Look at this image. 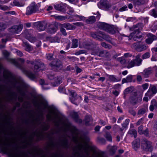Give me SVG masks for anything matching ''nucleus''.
I'll return each mask as SVG.
<instances>
[{"mask_svg": "<svg viewBox=\"0 0 157 157\" xmlns=\"http://www.w3.org/2000/svg\"><path fill=\"white\" fill-rule=\"evenodd\" d=\"M0 81L10 83L13 87L17 89L21 96H25V92L21 88V83L20 80L9 71H4L3 74V78H0Z\"/></svg>", "mask_w": 157, "mask_h": 157, "instance_id": "obj_1", "label": "nucleus"}, {"mask_svg": "<svg viewBox=\"0 0 157 157\" xmlns=\"http://www.w3.org/2000/svg\"><path fill=\"white\" fill-rule=\"evenodd\" d=\"M140 55H138L135 59L131 61L127 60L126 62V67L128 68H132L135 66H139L141 64L142 60L140 58Z\"/></svg>", "mask_w": 157, "mask_h": 157, "instance_id": "obj_2", "label": "nucleus"}, {"mask_svg": "<svg viewBox=\"0 0 157 157\" xmlns=\"http://www.w3.org/2000/svg\"><path fill=\"white\" fill-rule=\"evenodd\" d=\"M40 6V3L36 4L34 2H33L27 7L26 14L28 15L38 12Z\"/></svg>", "mask_w": 157, "mask_h": 157, "instance_id": "obj_3", "label": "nucleus"}, {"mask_svg": "<svg viewBox=\"0 0 157 157\" xmlns=\"http://www.w3.org/2000/svg\"><path fill=\"white\" fill-rule=\"evenodd\" d=\"M132 48L139 52L146 50L148 48L147 44L143 42H136L132 44Z\"/></svg>", "mask_w": 157, "mask_h": 157, "instance_id": "obj_4", "label": "nucleus"}, {"mask_svg": "<svg viewBox=\"0 0 157 157\" xmlns=\"http://www.w3.org/2000/svg\"><path fill=\"white\" fill-rule=\"evenodd\" d=\"M70 93L72 96L70 98L71 102L76 105H78L81 101L82 100L81 96L78 95L76 92L73 91H70Z\"/></svg>", "mask_w": 157, "mask_h": 157, "instance_id": "obj_5", "label": "nucleus"}, {"mask_svg": "<svg viewBox=\"0 0 157 157\" xmlns=\"http://www.w3.org/2000/svg\"><path fill=\"white\" fill-rule=\"evenodd\" d=\"M2 53L4 56L5 58L9 62L14 64L15 66H19V65L14 59H11L9 58V56L10 53L6 50L2 51Z\"/></svg>", "mask_w": 157, "mask_h": 157, "instance_id": "obj_6", "label": "nucleus"}, {"mask_svg": "<svg viewBox=\"0 0 157 157\" xmlns=\"http://www.w3.org/2000/svg\"><path fill=\"white\" fill-rule=\"evenodd\" d=\"M50 66L53 69L60 70L62 68L63 65L61 61L58 59H56L50 63Z\"/></svg>", "mask_w": 157, "mask_h": 157, "instance_id": "obj_7", "label": "nucleus"}, {"mask_svg": "<svg viewBox=\"0 0 157 157\" xmlns=\"http://www.w3.org/2000/svg\"><path fill=\"white\" fill-rule=\"evenodd\" d=\"M48 23V22L45 21L38 22L35 23L34 26L38 30L43 31L47 27Z\"/></svg>", "mask_w": 157, "mask_h": 157, "instance_id": "obj_8", "label": "nucleus"}, {"mask_svg": "<svg viewBox=\"0 0 157 157\" xmlns=\"http://www.w3.org/2000/svg\"><path fill=\"white\" fill-rule=\"evenodd\" d=\"M95 52H92L91 54L93 55H96L100 57H109V53L106 51H100L99 48L95 49Z\"/></svg>", "mask_w": 157, "mask_h": 157, "instance_id": "obj_9", "label": "nucleus"}, {"mask_svg": "<svg viewBox=\"0 0 157 157\" xmlns=\"http://www.w3.org/2000/svg\"><path fill=\"white\" fill-rule=\"evenodd\" d=\"M151 147V143L146 139H143L141 142V147L144 150L147 151Z\"/></svg>", "mask_w": 157, "mask_h": 157, "instance_id": "obj_10", "label": "nucleus"}, {"mask_svg": "<svg viewBox=\"0 0 157 157\" xmlns=\"http://www.w3.org/2000/svg\"><path fill=\"white\" fill-rule=\"evenodd\" d=\"M33 103L34 106L40 110L41 109V105L43 106L44 109L46 108L48 105L47 102L44 101H41L40 103L37 100H33Z\"/></svg>", "mask_w": 157, "mask_h": 157, "instance_id": "obj_11", "label": "nucleus"}, {"mask_svg": "<svg viewBox=\"0 0 157 157\" xmlns=\"http://www.w3.org/2000/svg\"><path fill=\"white\" fill-rule=\"evenodd\" d=\"M132 38L134 41H139L140 40H142L143 39V36L142 35L140 34L139 32H133L130 34V35L129 36V40L130 39V37Z\"/></svg>", "mask_w": 157, "mask_h": 157, "instance_id": "obj_12", "label": "nucleus"}, {"mask_svg": "<svg viewBox=\"0 0 157 157\" xmlns=\"http://www.w3.org/2000/svg\"><path fill=\"white\" fill-rule=\"evenodd\" d=\"M35 64L33 70L35 72L37 71L39 69L42 70L44 68V63H42L40 60H35Z\"/></svg>", "mask_w": 157, "mask_h": 157, "instance_id": "obj_13", "label": "nucleus"}, {"mask_svg": "<svg viewBox=\"0 0 157 157\" xmlns=\"http://www.w3.org/2000/svg\"><path fill=\"white\" fill-rule=\"evenodd\" d=\"M47 32L50 33H53L56 32L57 28L53 22H48L47 27Z\"/></svg>", "mask_w": 157, "mask_h": 157, "instance_id": "obj_14", "label": "nucleus"}, {"mask_svg": "<svg viewBox=\"0 0 157 157\" xmlns=\"http://www.w3.org/2000/svg\"><path fill=\"white\" fill-rule=\"evenodd\" d=\"M67 6V5L65 3H61L54 5V7L56 10L65 13L66 11Z\"/></svg>", "mask_w": 157, "mask_h": 157, "instance_id": "obj_15", "label": "nucleus"}, {"mask_svg": "<svg viewBox=\"0 0 157 157\" xmlns=\"http://www.w3.org/2000/svg\"><path fill=\"white\" fill-rule=\"evenodd\" d=\"M23 27L22 25H14L9 29V31L13 33H17L21 31Z\"/></svg>", "mask_w": 157, "mask_h": 157, "instance_id": "obj_16", "label": "nucleus"}, {"mask_svg": "<svg viewBox=\"0 0 157 157\" xmlns=\"http://www.w3.org/2000/svg\"><path fill=\"white\" fill-rule=\"evenodd\" d=\"M153 71V68L151 67L145 69L141 73L144 78H147L150 75L152 74Z\"/></svg>", "mask_w": 157, "mask_h": 157, "instance_id": "obj_17", "label": "nucleus"}, {"mask_svg": "<svg viewBox=\"0 0 157 157\" xmlns=\"http://www.w3.org/2000/svg\"><path fill=\"white\" fill-rule=\"evenodd\" d=\"M31 30H25L24 34L27 39L31 42H34L36 40V38L35 37H33L31 35Z\"/></svg>", "mask_w": 157, "mask_h": 157, "instance_id": "obj_18", "label": "nucleus"}, {"mask_svg": "<svg viewBox=\"0 0 157 157\" xmlns=\"http://www.w3.org/2000/svg\"><path fill=\"white\" fill-rule=\"evenodd\" d=\"M148 38L145 40V42L147 44H150L154 40L157 39V37L151 33H148L147 35Z\"/></svg>", "mask_w": 157, "mask_h": 157, "instance_id": "obj_19", "label": "nucleus"}, {"mask_svg": "<svg viewBox=\"0 0 157 157\" xmlns=\"http://www.w3.org/2000/svg\"><path fill=\"white\" fill-rule=\"evenodd\" d=\"M157 92V88L155 86H153L150 87L147 92L145 94V95L149 97L153 96Z\"/></svg>", "mask_w": 157, "mask_h": 157, "instance_id": "obj_20", "label": "nucleus"}, {"mask_svg": "<svg viewBox=\"0 0 157 157\" xmlns=\"http://www.w3.org/2000/svg\"><path fill=\"white\" fill-rule=\"evenodd\" d=\"M61 27L65 28L67 30H73L76 28V27L69 23H64L60 25Z\"/></svg>", "mask_w": 157, "mask_h": 157, "instance_id": "obj_21", "label": "nucleus"}, {"mask_svg": "<svg viewBox=\"0 0 157 157\" xmlns=\"http://www.w3.org/2000/svg\"><path fill=\"white\" fill-rule=\"evenodd\" d=\"M46 39L47 40L49 41L51 43H59L60 40V38L57 36H56L54 37L51 36L47 37Z\"/></svg>", "mask_w": 157, "mask_h": 157, "instance_id": "obj_22", "label": "nucleus"}, {"mask_svg": "<svg viewBox=\"0 0 157 157\" xmlns=\"http://www.w3.org/2000/svg\"><path fill=\"white\" fill-rule=\"evenodd\" d=\"M100 4L101 7L105 9H108L109 7V2L106 0H100Z\"/></svg>", "mask_w": 157, "mask_h": 157, "instance_id": "obj_23", "label": "nucleus"}, {"mask_svg": "<svg viewBox=\"0 0 157 157\" xmlns=\"http://www.w3.org/2000/svg\"><path fill=\"white\" fill-rule=\"evenodd\" d=\"M143 25L142 23H138L135 25H134L132 27V29L134 30V32H136V33L140 32V31L141 30Z\"/></svg>", "mask_w": 157, "mask_h": 157, "instance_id": "obj_24", "label": "nucleus"}, {"mask_svg": "<svg viewBox=\"0 0 157 157\" xmlns=\"http://www.w3.org/2000/svg\"><path fill=\"white\" fill-rule=\"evenodd\" d=\"M71 115L76 122L78 123H81L82 121L79 119L77 113L72 112L71 113Z\"/></svg>", "mask_w": 157, "mask_h": 157, "instance_id": "obj_25", "label": "nucleus"}, {"mask_svg": "<svg viewBox=\"0 0 157 157\" xmlns=\"http://www.w3.org/2000/svg\"><path fill=\"white\" fill-rule=\"evenodd\" d=\"M86 48L89 49H91L93 50L92 52H95V49L97 48H95L97 46L96 44H94L91 43H87L86 44Z\"/></svg>", "mask_w": 157, "mask_h": 157, "instance_id": "obj_26", "label": "nucleus"}, {"mask_svg": "<svg viewBox=\"0 0 157 157\" xmlns=\"http://www.w3.org/2000/svg\"><path fill=\"white\" fill-rule=\"evenodd\" d=\"M23 46L25 47V49L27 52H30L32 51L33 48L29 43L27 42H23Z\"/></svg>", "mask_w": 157, "mask_h": 157, "instance_id": "obj_27", "label": "nucleus"}, {"mask_svg": "<svg viewBox=\"0 0 157 157\" xmlns=\"http://www.w3.org/2000/svg\"><path fill=\"white\" fill-rule=\"evenodd\" d=\"M110 25L105 23H101L99 25V28L107 32Z\"/></svg>", "mask_w": 157, "mask_h": 157, "instance_id": "obj_28", "label": "nucleus"}, {"mask_svg": "<svg viewBox=\"0 0 157 157\" xmlns=\"http://www.w3.org/2000/svg\"><path fill=\"white\" fill-rule=\"evenodd\" d=\"M110 25L105 23H101L99 25V28L107 32Z\"/></svg>", "mask_w": 157, "mask_h": 157, "instance_id": "obj_29", "label": "nucleus"}, {"mask_svg": "<svg viewBox=\"0 0 157 157\" xmlns=\"http://www.w3.org/2000/svg\"><path fill=\"white\" fill-rule=\"evenodd\" d=\"M157 108V102L155 99L151 101V105L150 106L149 109L151 111H153L155 108Z\"/></svg>", "mask_w": 157, "mask_h": 157, "instance_id": "obj_30", "label": "nucleus"}, {"mask_svg": "<svg viewBox=\"0 0 157 157\" xmlns=\"http://www.w3.org/2000/svg\"><path fill=\"white\" fill-rule=\"evenodd\" d=\"M117 30V29L113 25H110L107 32L111 34H114Z\"/></svg>", "mask_w": 157, "mask_h": 157, "instance_id": "obj_31", "label": "nucleus"}, {"mask_svg": "<svg viewBox=\"0 0 157 157\" xmlns=\"http://www.w3.org/2000/svg\"><path fill=\"white\" fill-rule=\"evenodd\" d=\"M99 33L102 35L101 36V37L106 41L111 43L112 38L110 37L109 35L106 34H103L102 32Z\"/></svg>", "mask_w": 157, "mask_h": 157, "instance_id": "obj_32", "label": "nucleus"}, {"mask_svg": "<svg viewBox=\"0 0 157 157\" xmlns=\"http://www.w3.org/2000/svg\"><path fill=\"white\" fill-rule=\"evenodd\" d=\"M133 76L132 75H129L126 78H123L122 81V83L131 82L132 81Z\"/></svg>", "mask_w": 157, "mask_h": 157, "instance_id": "obj_33", "label": "nucleus"}, {"mask_svg": "<svg viewBox=\"0 0 157 157\" xmlns=\"http://www.w3.org/2000/svg\"><path fill=\"white\" fill-rule=\"evenodd\" d=\"M101 32H100L98 33L91 32L90 35L94 39L98 40H101V39L100 38V37H101V36L99 35L100 34L99 33Z\"/></svg>", "mask_w": 157, "mask_h": 157, "instance_id": "obj_34", "label": "nucleus"}, {"mask_svg": "<svg viewBox=\"0 0 157 157\" xmlns=\"http://www.w3.org/2000/svg\"><path fill=\"white\" fill-rule=\"evenodd\" d=\"M84 121H85V124L86 125H88L90 122L92 121L93 119L90 116L86 115L85 117Z\"/></svg>", "mask_w": 157, "mask_h": 157, "instance_id": "obj_35", "label": "nucleus"}, {"mask_svg": "<svg viewBox=\"0 0 157 157\" xmlns=\"http://www.w3.org/2000/svg\"><path fill=\"white\" fill-rule=\"evenodd\" d=\"M107 77L108 78L109 80L112 82H117L120 81V79L117 78L113 75H106Z\"/></svg>", "mask_w": 157, "mask_h": 157, "instance_id": "obj_36", "label": "nucleus"}, {"mask_svg": "<svg viewBox=\"0 0 157 157\" xmlns=\"http://www.w3.org/2000/svg\"><path fill=\"white\" fill-rule=\"evenodd\" d=\"M132 145L133 148L136 150L137 149L140 147V144L139 141L137 140H136L132 143Z\"/></svg>", "mask_w": 157, "mask_h": 157, "instance_id": "obj_37", "label": "nucleus"}, {"mask_svg": "<svg viewBox=\"0 0 157 157\" xmlns=\"http://www.w3.org/2000/svg\"><path fill=\"white\" fill-rule=\"evenodd\" d=\"M107 148L109 149L110 153L112 155H113L115 153L117 149V147L116 146L111 147L109 146L107 147Z\"/></svg>", "mask_w": 157, "mask_h": 157, "instance_id": "obj_38", "label": "nucleus"}, {"mask_svg": "<svg viewBox=\"0 0 157 157\" xmlns=\"http://www.w3.org/2000/svg\"><path fill=\"white\" fill-rule=\"evenodd\" d=\"M13 3L15 6L20 7L23 6L25 4L24 2H19L16 0L13 1Z\"/></svg>", "mask_w": 157, "mask_h": 157, "instance_id": "obj_39", "label": "nucleus"}, {"mask_svg": "<svg viewBox=\"0 0 157 157\" xmlns=\"http://www.w3.org/2000/svg\"><path fill=\"white\" fill-rule=\"evenodd\" d=\"M128 133V134L131 135L132 137L133 136L134 138L136 137L137 133L136 130L134 129L129 130Z\"/></svg>", "mask_w": 157, "mask_h": 157, "instance_id": "obj_40", "label": "nucleus"}, {"mask_svg": "<svg viewBox=\"0 0 157 157\" xmlns=\"http://www.w3.org/2000/svg\"><path fill=\"white\" fill-rule=\"evenodd\" d=\"M68 144V140L66 139H64L61 142L62 146L65 148H68L69 146Z\"/></svg>", "mask_w": 157, "mask_h": 157, "instance_id": "obj_41", "label": "nucleus"}, {"mask_svg": "<svg viewBox=\"0 0 157 157\" xmlns=\"http://www.w3.org/2000/svg\"><path fill=\"white\" fill-rule=\"evenodd\" d=\"M133 2L136 5L138 6L142 5L145 3L144 0H134Z\"/></svg>", "mask_w": 157, "mask_h": 157, "instance_id": "obj_42", "label": "nucleus"}, {"mask_svg": "<svg viewBox=\"0 0 157 157\" xmlns=\"http://www.w3.org/2000/svg\"><path fill=\"white\" fill-rule=\"evenodd\" d=\"M147 110V107L140 109L139 110L137 114L138 115H143L146 112Z\"/></svg>", "mask_w": 157, "mask_h": 157, "instance_id": "obj_43", "label": "nucleus"}, {"mask_svg": "<svg viewBox=\"0 0 157 157\" xmlns=\"http://www.w3.org/2000/svg\"><path fill=\"white\" fill-rule=\"evenodd\" d=\"M117 61L119 62L121 64H124L126 63L128 60H126L124 57H120L117 59Z\"/></svg>", "mask_w": 157, "mask_h": 157, "instance_id": "obj_44", "label": "nucleus"}, {"mask_svg": "<svg viewBox=\"0 0 157 157\" xmlns=\"http://www.w3.org/2000/svg\"><path fill=\"white\" fill-rule=\"evenodd\" d=\"M27 76L32 80H34L36 78V75L35 74L29 72H27Z\"/></svg>", "mask_w": 157, "mask_h": 157, "instance_id": "obj_45", "label": "nucleus"}, {"mask_svg": "<svg viewBox=\"0 0 157 157\" xmlns=\"http://www.w3.org/2000/svg\"><path fill=\"white\" fill-rule=\"evenodd\" d=\"M137 98L136 96L132 97L130 98L131 102L133 104L135 105L137 103L138 101L137 100Z\"/></svg>", "mask_w": 157, "mask_h": 157, "instance_id": "obj_46", "label": "nucleus"}, {"mask_svg": "<svg viewBox=\"0 0 157 157\" xmlns=\"http://www.w3.org/2000/svg\"><path fill=\"white\" fill-rule=\"evenodd\" d=\"M86 22L89 24L92 23L95 21V17L94 16L90 17L86 20Z\"/></svg>", "mask_w": 157, "mask_h": 157, "instance_id": "obj_47", "label": "nucleus"}, {"mask_svg": "<svg viewBox=\"0 0 157 157\" xmlns=\"http://www.w3.org/2000/svg\"><path fill=\"white\" fill-rule=\"evenodd\" d=\"M78 40L74 39L72 40V46L71 47V48H75L78 47Z\"/></svg>", "mask_w": 157, "mask_h": 157, "instance_id": "obj_48", "label": "nucleus"}, {"mask_svg": "<svg viewBox=\"0 0 157 157\" xmlns=\"http://www.w3.org/2000/svg\"><path fill=\"white\" fill-rule=\"evenodd\" d=\"M105 137L107 140L111 142L112 141V137L109 133L107 132L105 135Z\"/></svg>", "mask_w": 157, "mask_h": 157, "instance_id": "obj_49", "label": "nucleus"}, {"mask_svg": "<svg viewBox=\"0 0 157 157\" xmlns=\"http://www.w3.org/2000/svg\"><path fill=\"white\" fill-rule=\"evenodd\" d=\"M150 14L155 18L157 17V11L155 9H152L150 12Z\"/></svg>", "mask_w": 157, "mask_h": 157, "instance_id": "obj_50", "label": "nucleus"}, {"mask_svg": "<svg viewBox=\"0 0 157 157\" xmlns=\"http://www.w3.org/2000/svg\"><path fill=\"white\" fill-rule=\"evenodd\" d=\"M14 93L13 92H9V94L8 95V100L10 101H12L13 99Z\"/></svg>", "mask_w": 157, "mask_h": 157, "instance_id": "obj_51", "label": "nucleus"}, {"mask_svg": "<svg viewBox=\"0 0 157 157\" xmlns=\"http://www.w3.org/2000/svg\"><path fill=\"white\" fill-rule=\"evenodd\" d=\"M133 89V87H130L127 88L124 90V94H127L130 93L132 91Z\"/></svg>", "mask_w": 157, "mask_h": 157, "instance_id": "obj_52", "label": "nucleus"}, {"mask_svg": "<svg viewBox=\"0 0 157 157\" xmlns=\"http://www.w3.org/2000/svg\"><path fill=\"white\" fill-rule=\"evenodd\" d=\"M150 56V54L149 52H147L144 53L142 56V58L143 59H145L148 58Z\"/></svg>", "mask_w": 157, "mask_h": 157, "instance_id": "obj_53", "label": "nucleus"}, {"mask_svg": "<svg viewBox=\"0 0 157 157\" xmlns=\"http://www.w3.org/2000/svg\"><path fill=\"white\" fill-rule=\"evenodd\" d=\"M55 81L56 85H58L62 82V78L60 77H57L55 78Z\"/></svg>", "mask_w": 157, "mask_h": 157, "instance_id": "obj_54", "label": "nucleus"}, {"mask_svg": "<svg viewBox=\"0 0 157 157\" xmlns=\"http://www.w3.org/2000/svg\"><path fill=\"white\" fill-rule=\"evenodd\" d=\"M55 17L56 19L60 21H63L67 18L66 17L62 16H55Z\"/></svg>", "mask_w": 157, "mask_h": 157, "instance_id": "obj_55", "label": "nucleus"}, {"mask_svg": "<svg viewBox=\"0 0 157 157\" xmlns=\"http://www.w3.org/2000/svg\"><path fill=\"white\" fill-rule=\"evenodd\" d=\"M16 61H17L18 63L19 64V66L18 67H17V66H16V67L19 68L21 67L20 64L19 63H23L25 62V60L22 59V58H19L17 59H14Z\"/></svg>", "mask_w": 157, "mask_h": 157, "instance_id": "obj_56", "label": "nucleus"}, {"mask_svg": "<svg viewBox=\"0 0 157 157\" xmlns=\"http://www.w3.org/2000/svg\"><path fill=\"white\" fill-rule=\"evenodd\" d=\"M98 141L100 144H104L106 143L105 140L103 138L98 137Z\"/></svg>", "mask_w": 157, "mask_h": 157, "instance_id": "obj_57", "label": "nucleus"}, {"mask_svg": "<svg viewBox=\"0 0 157 157\" xmlns=\"http://www.w3.org/2000/svg\"><path fill=\"white\" fill-rule=\"evenodd\" d=\"M6 28V25L3 22L0 23V30L5 29Z\"/></svg>", "mask_w": 157, "mask_h": 157, "instance_id": "obj_58", "label": "nucleus"}, {"mask_svg": "<svg viewBox=\"0 0 157 157\" xmlns=\"http://www.w3.org/2000/svg\"><path fill=\"white\" fill-rule=\"evenodd\" d=\"M101 45L102 47H103L105 48L110 49L111 48V45H110L109 44H107L105 43L104 42L101 43Z\"/></svg>", "mask_w": 157, "mask_h": 157, "instance_id": "obj_59", "label": "nucleus"}, {"mask_svg": "<svg viewBox=\"0 0 157 157\" xmlns=\"http://www.w3.org/2000/svg\"><path fill=\"white\" fill-rule=\"evenodd\" d=\"M96 157H106L105 155L104 152L102 151L98 152L97 154Z\"/></svg>", "mask_w": 157, "mask_h": 157, "instance_id": "obj_60", "label": "nucleus"}, {"mask_svg": "<svg viewBox=\"0 0 157 157\" xmlns=\"http://www.w3.org/2000/svg\"><path fill=\"white\" fill-rule=\"evenodd\" d=\"M60 29V32L62 33L63 35L64 36H66L67 35V33H66V30L63 27L61 26Z\"/></svg>", "mask_w": 157, "mask_h": 157, "instance_id": "obj_61", "label": "nucleus"}, {"mask_svg": "<svg viewBox=\"0 0 157 157\" xmlns=\"http://www.w3.org/2000/svg\"><path fill=\"white\" fill-rule=\"evenodd\" d=\"M46 58L47 59L49 60H51L53 58V54H46Z\"/></svg>", "mask_w": 157, "mask_h": 157, "instance_id": "obj_62", "label": "nucleus"}, {"mask_svg": "<svg viewBox=\"0 0 157 157\" xmlns=\"http://www.w3.org/2000/svg\"><path fill=\"white\" fill-rule=\"evenodd\" d=\"M129 121H130L129 119H126L125 120L124 123L122 124V126L124 128H125L126 127H127L129 122Z\"/></svg>", "mask_w": 157, "mask_h": 157, "instance_id": "obj_63", "label": "nucleus"}, {"mask_svg": "<svg viewBox=\"0 0 157 157\" xmlns=\"http://www.w3.org/2000/svg\"><path fill=\"white\" fill-rule=\"evenodd\" d=\"M143 126L142 125L140 126L138 128V132L140 134H143Z\"/></svg>", "mask_w": 157, "mask_h": 157, "instance_id": "obj_64", "label": "nucleus"}]
</instances>
